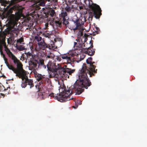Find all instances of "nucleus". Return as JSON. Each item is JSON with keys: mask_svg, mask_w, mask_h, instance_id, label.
Listing matches in <instances>:
<instances>
[{"mask_svg": "<svg viewBox=\"0 0 147 147\" xmlns=\"http://www.w3.org/2000/svg\"><path fill=\"white\" fill-rule=\"evenodd\" d=\"M13 57L12 56H11L10 57L11 58V59L13 60V62L15 64H18L20 61L19 60L17 59L16 57L15 56L13 55Z\"/></svg>", "mask_w": 147, "mask_h": 147, "instance_id": "obj_22", "label": "nucleus"}, {"mask_svg": "<svg viewBox=\"0 0 147 147\" xmlns=\"http://www.w3.org/2000/svg\"><path fill=\"white\" fill-rule=\"evenodd\" d=\"M3 46L4 47L5 49H6L7 48H8L7 47V46L6 45V44H5L4 45H3Z\"/></svg>", "mask_w": 147, "mask_h": 147, "instance_id": "obj_44", "label": "nucleus"}, {"mask_svg": "<svg viewBox=\"0 0 147 147\" xmlns=\"http://www.w3.org/2000/svg\"><path fill=\"white\" fill-rule=\"evenodd\" d=\"M3 58V59H4V61H5V62L7 61V58H6L5 57H5L4 58Z\"/></svg>", "mask_w": 147, "mask_h": 147, "instance_id": "obj_41", "label": "nucleus"}, {"mask_svg": "<svg viewBox=\"0 0 147 147\" xmlns=\"http://www.w3.org/2000/svg\"><path fill=\"white\" fill-rule=\"evenodd\" d=\"M46 66L50 78H58L59 76L57 72L58 71L59 73L61 68H62L60 64L49 61Z\"/></svg>", "mask_w": 147, "mask_h": 147, "instance_id": "obj_4", "label": "nucleus"}, {"mask_svg": "<svg viewBox=\"0 0 147 147\" xmlns=\"http://www.w3.org/2000/svg\"><path fill=\"white\" fill-rule=\"evenodd\" d=\"M98 31H97V32H96L97 34H98Z\"/></svg>", "mask_w": 147, "mask_h": 147, "instance_id": "obj_48", "label": "nucleus"}, {"mask_svg": "<svg viewBox=\"0 0 147 147\" xmlns=\"http://www.w3.org/2000/svg\"><path fill=\"white\" fill-rule=\"evenodd\" d=\"M63 21V25H65L66 27H67L69 29H73V28L72 24H73L72 21L71 22H69L67 20H66L65 18L64 19H62Z\"/></svg>", "mask_w": 147, "mask_h": 147, "instance_id": "obj_18", "label": "nucleus"}, {"mask_svg": "<svg viewBox=\"0 0 147 147\" xmlns=\"http://www.w3.org/2000/svg\"><path fill=\"white\" fill-rule=\"evenodd\" d=\"M56 59L57 60L60 61L61 60V58L60 57H59L58 56H56Z\"/></svg>", "mask_w": 147, "mask_h": 147, "instance_id": "obj_40", "label": "nucleus"}, {"mask_svg": "<svg viewBox=\"0 0 147 147\" xmlns=\"http://www.w3.org/2000/svg\"><path fill=\"white\" fill-rule=\"evenodd\" d=\"M83 29H81L80 30L78 34L77 40L78 41H82L84 43L87 40L88 35L86 33L83 34Z\"/></svg>", "mask_w": 147, "mask_h": 147, "instance_id": "obj_11", "label": "nucleus"}, {"mask_svg": "<svg viewBox=\"0 0 147 147\" xmlns=\"http://www.w3.org/2000/svg\"><path fill=\"white\" fill-rule=\"evenodd\" d=\"M24 42L23 38L21 37L17 40V43L18 44H23L22 42Z\"/></svg>", "mask_w": 147, "mask_h": 147, "instance_id": "obj_28", "label": "nucleus"}, {"mask_svg": "<svg viewBox=\"0 0 147 147\" xmlns=\"http://www.w3.org/2000/svg\"><path fill=\"white\" fill-rule=\"evenodd\" d=\"M58 0H51V2L54 5H56L58 4Z\"/></svg>", "mask_w": 147, "mask_h": 147, "instance_id": "obj_33", "label": "nucleus"}, {"mask_svg": "<svg viewBox=\"0 0 147 147\" xmlns=\"http://www.w3.org/2000/svg\"><path fill=\"white\" fill-rule=\"evenodd\" d=\"M59 74L61 75H65L67 74L70 75L73 73L75 71V69H71L70 68L66 67L65 68H61Z\"/></svg>", "mask_w": 147, "mask_h": 147, "instance_id": "obj_13", "label": "nucleus"}, {"mask_svg": "<svg viewBox=\"0 0 147 147\" xmlns=\"http://www.w3.org/2000/svg\"><path fill=\"white\" fill-rule=\"evenodd\" d=\"M5 1V0H0V2L1 3H4Z\"/></svg>", "mask_w": 147, "mask_h": 147, "instance_id": "obj_45", "label": "nucleus"}, {"mask_svg": "<svg viewBox=\"0 0 147 147\" xmlns=\"http://www.w3.org/2000/svg\"><path fill=\"white\" fill-rule=\"evenodd\" d=\"M73 107H74V108H75L74 107V106H73Z\"/></svg>", "mask_w": 147, "mask_h": 147, "instance_id": "obj_49", "label": "nucleus"}, {"mask_svg": "<svg viewBox=\"0 0 147 147\" xmlns=\"http://www.w3.org/2000/svg\"><path fill=\"white\" fill-rule=\"evenodd\" d=\"M75 102L77 104V107H78V105H81L82 104V102L81 101V100L78 101V100H76Z\"/></svg>", "mask_w": 147, "mask_h": 147, "instance_id": "obj_36", "label": "nucleus"}, {"mask_svg": "<svg viewBox=\"0 0 147 147\" xmlns=\"http://www.w3.org/2000/svg\"><path fill=\"white\" fill-rule=\"evenodd\" d=\"M45 36L46 37H48L49 38L51 37V34L48 33H46L44 34Z\"/></svg>", "mask_w": 147, "mask_h": 147, "instance_id": "obj_38", "label": "nucleus"}, {"mask_svg": "<svg viewBox=\"0 0 147 147\" xmlns=\"http://www.w3.org/2000/svg\"><path fill=\"white\" fill-rule=\"evenodd\" d=\"M86 55L83 54H82V55L80 56V59L78 61V62L79 61H82L85 57Z\"/></svg>", "mask_w": 147, "mask_h": 147, "instance_id": "obj_34", "label": "nucleus"}, {"mask_svg": "<svg viewBox=\"0 0 147 147\" xmlns=\"http://www.w3.org/2000/svg\"><path fill=\"white\" fill-rule=\"evenodd\" d=\"M5 50L6 51L7 54L8 55L9 57H10L11 56H12L13 57V54L10 51V50L8 48H7L6 49H5Z\"/></svg>", "mask_w": 147, "mask_h": 147, "instance_id": "obj_24", "label": "nucleus"}, {"mask_svg": "<svg viewBox=\"0 0 147 147\" xmlns=\"http://www.w3.org/2000/svg\"><path fill=\"white\" fill-rule=\"evenodd\" d=\"M7 67L10 69L12 70L13 71L14 73L16 74V72L15 71H16L15 68L12 65H9V64Z\"/></svg>", "mask_w": 147, "mask_h": 147, "instance_id": "obj_27", "label": "nucleus"}, {"mask_svg": "<svg viewBox=\"0 0 147 147\" xmlns=\"http://www.w3.org/2000/svg\"><path fill=\"white\" fill-rule=\"evenodd\" d=\"M54 57V55L51 53L50 55L46 56V58L47 59L49 58L52 59Z\"/></svg>", "mask_w": 147, "mask_h": 147, "instance_id": "obj_32", "label": "nucleus"}, {"mask_svg": "<svg viewBox=\"0 0 147 147\" xmlns=\"http://www.w3.org/2000/svg\"><path fill=\"white\" fill-rule=\"evenodd\" d=\"M48 48L52 49L55 48V45L54 42L52 41H51L49 44L48 45Z\"/></svg>", "mask_w": 147, "mask_h": 147, "instance_id": "obj_23", "label": "nucleus"}, {"mask_svg": "<svg viewBox=\"0 0 147 147\" xmlns=\"http://www.w3.org/2000/svg\"><path fill=\"white\" fill-rule=\"evenodd\" d=\"M74 55L75 54H74L70 52L62 55L61 56V58L63 59H65L67 60V63H70L72 61V58Z\"/></svg>", "mask_w": 147, "mask_h": 147, "instance_id": "obj_15", "label": "nucleus"}, {"mask_svg": "<svg viewBox=\"0 0 147 147\" xmlns=\"http://www.w3.org/2000/svg\"><path fill=\"white\" fill-rule=\"evenodd\" d=\"M92 57L88 58L86 60L87 65L84 64L82 68L80 71L79 74V77H83L84 79L86 80L88 82H91L88 77L87 74L91 77L92 76H94V74L96 73L97 69H95V63L92 61Z\"/></svg>", "mask_w": 147, "mask_h": 147, "instance_id": "obj_2", "label": "nucleus"}, {"mask_svg": "<svg viewBox=\"0 0 147 147\" xmlns=\"http://www.w3.org/2000/svg\"><path fill=\"white\" fill-rule=\"evenodd\" d=\"M34 38L38 42L41 41L42 39V38L39 36H36L34 37Z\"/></svg>", "mask_w": 147, "mask_h": 147, "instance_id": "obj_30", "label": "nucleus"}, {"mask_svg": "<svg viewBox=\"0 0 147 147\" xmlns=\"http://www.w3.org/2000/svg\"><path fill=\"white\" fill-rule=\"evenodd\" d=\"M34 61L36 62L37 64H38V66H41L44 69H46V65L44 64V60L43 59H40L38 60L36 58L34 60Z\"/></svg>", "mask_w": 147, "mask_h": 147, "instance_id": "obj_19", "label": "nucleus"}, {"mask_svg": "<svg viewBox=\"0 0 147 147\" xmlns=\"http://www.w3.org/2000/svg\"><path fill=\"white\" fill-rule=\"evenodd\" d=\"M96 30H99V28H98V27H96Z\"/></svg>", "mask_w": 147, "mask_h": 147, "instance_id": "obj_47", "label": "nucleus"}, {"mask_svg": "<svg viewBox=\"0 0 147 147\" xmlns=\"http://www.w3.org/2000/svg\"><path fill=\"white\" fill-rule=\"evenodd\" d=\"M15 14L18 16H20L21 14V12L20 11H17L15 12Z\"/></svg>", "mask_w": 147, "mask_h": 147, "instance_id": "obj_39", "label": "nucleus"}, {"mask_svg": "<svg viewBox=\"0 0 147 147\" xmlns=\"http://www.w3.org/2000/svg\"><path fill=\"white\" fill-rule=\"evenodd\" d=\"M17 68H15L16 76L19 78H22L26 74V72L23 68V65L22 63L20 62L17 64Z\"/></svg>", "mask_w": 147, "mask_h": 147, "instance_id": "obj_8", "label": "nucleus"}, {"mask_svg": "<svg viewBox=\"0 0 147 147\" xmlns=\"http://www.w3.org/2000/svg\"><path fill=\"white\" fill-rule=\"evenodd\" d=\"M0 53L1 55L3 56V58H4L5 55L3 53V52L2 51V48H1V47H0Z\"/></svg>", "mask_w": 147, "mask_h": 147, "instance_id": "obj_37", "label": "nucleus"}, {"mask_svg": "<svg viewBox=\"0 0 147 147\" xmlns=\"http://www.w3.org/2000/svg\"><path fill=\"white\" fill-rule=\"evenodd\" d=\"M88 1L90 11L88 20L92 21L93 16L96 19H99L102 15V10L100 6L98 5L93 3L91 0H88Z\"/></svg>", "mask_w": 147, "mask_h": 147, "instance_id": "obj_3", "label": "nucleus"}, {"mask_svg": "<svg viewBox=\"0 0 147 147\" xmlns=\"http://www.w3.org/2000/svg\"><path fill=\"white\" fill-rule=\"evenodd\" d=\"M86 18L85 16L81 17L79 19H76L75 20L73 19L72 22L73 24H75L76 27L75 28H73L74 30H76L78 29L81 26L83 25L85 22H86Z\"/></svg>", "mask_w": 147, "mask_h": 147, "instance_id": "obj_9", "label": "nucleus"}, {"mask_svg": "<svg viewBox=\"0 0 147 147\" xmlns=\"http://www.w3.org/2000/svg\"><path fill=\"white\" fill-rule=\"evenodd\" d=\"M92 42V40L90 41V43H91V44L90 46L88 48L85 47V49H86V50L85 51L84 50L83 52L85 54H88V55L90 56H92L95 53L94 50L93 49H92L93 46V43H91V42Z\"/></svg>", "mask_w": 147, "mask_h": 147, "instance_id": "obj_14", "label": "nucleus"}, {"mask_svg": "<svg viewBox=\"0 0 147 147\" xmlns=\"http://www.w3.org/2000/svg\"><path fill=\"white\" fill-rule=\"evenodd\" d=\"M34 76L36 78V80L39 82L40 85L42 86V85L46 83H48L49 81V79L45 77L44 75L38 73L37 72L36 73L34 74Z\"/></svg>", "mask_w": 147, "mask_h": 147, "instance_id": "obj_7", "label": "nucleus"}, {"mask_svg": "<svg viewBox=\"0 0 147 147\" xmlns=\"http://www.w3.org/2000/svg\"><path fill=\"white\" fill-rule=\"evenodd\" d=\"M14 8L13 7L11 8L8 11L7 13L9 14H11L13 12V10Z\"/></svg>", "mask_w": 147, "mask_h": 147, "instance_id": "obj_35", "label": "nucleus"}, {"mask_svg": "<svg viewBox=\"0 0 147 147\" xmlns=\"http://www.w3.org/2000/svg\"><path fill=\"white\" fill-rule=\"evenodd\" d=\"M45 26L46 27V28H47V27H48V24L46 23V24H45Z\"/></svg>", "mask_w": 147, "mask_h": 147, "instance_id": "obj_46", "label": "nucleus"}, {"mask_svg": "<svg viewBox=\"0 0 147 147\" xmlns=\"http://www.w3.org/2000/svg\"><path fill=\"white\" fill-rule=\"evenodd\" d=\"M29 69L31 70L34 73H36V70L37 69V63L34 61H30L29 63Z\"/></svg>", "mask_w": 147, "mask_h": 147, "instance_id": "obj_16", "label": "nucleus"}, {"mask_svg": "<svg viewBox=\"0 0 147 147\" xmlns=\"http://www.w3.org/2000/svg\"><path fill=\"white\" fill-rule=\"evenodd\" d=\"M76 42H74V50H78L80 51V52H83L85 47L84 43L78 41V40H76Z\"/></svg>", "mask_w": 147, "mask_h": 147, "instance_id": "obj_10", "label": "nucleus"}, {"mask_svg": "<svg viewBox=\"0 0 147 147\" xmlns=\"http://www.w3.org/2000/svg\"><path fill=\"white\" fill-rule=\"evenodd\" d=\"M55 10L53 9H52L49 11L48 12V14L49 15H50L51 17H53L55 14Z\"/></svg>", "mask_w": 147, "mask_h": 147, "instance_id": "obj_26", "label": "nucleus"}, {"mask_svg": "<svg viewBox=\"0 0 147 147\" xmlns=\"http://www.w3.org/2000/svg\"><path fill=\"white\" fill-rule=\"evenodd\" d=\"M19 78H21L22 80L21 86L22 88H25L27 85L30 86V88H32L34 87L33 81L31 79H28L26 74L24 75L23 77Z\"/></svg>", "mask_w": 147, "mask_h": 147, "instance_id": "obj_6", "label": "nucleus"}, {"mask_svg": "<svg viewBox=\"0 0 147 147\" xmlns=\"http://www.w3.org/2000/svg\"><path fill=\"white\" fill-rule=\"evenodd\" d=\"M5 63L6 64L7 66H8V65L9 64L8 63V62L7 61H5Z\"/></svg>", "mask_w": 147, "mask_h": 147, "instance_id": "obj_42", "label": "nucleus"}, {"mask_svg": "<svg viewBox=\"0 0 147 147\" xmlns=\"http://www.w3.org/2000/svg\"><path fill=\"white\" fill-rule=\"evenodd\" d=\"M31 52L30 51L27 52L26 51H25L24 53L26 55V59L28 60H30V61H34L36 58V55L33 54V51L34 49L32 46L30 47Z\"/></svg>", "mask_w": 147, "mask_h": 147, "instance_id": "obj_12", "label": "nucleus"}, {"mask_svg": "<svg viewBox=\"0 0 147 147\" xmlns=\"http://www.w3.org/2000/svg\"><path fill=\"white\" fill-rule=\"evenodd\" d=\"M62 11L60 16V19L62 20L64 19L65 18V17L67 16V14L65 11H64L63 10Z\"/></svg>", "mask_w": 147, "mask_h": 147, "instance_id": "obj_20", "label": "nucleus"}, {"mask_svg": "<svg viewBox=\"0 0 147 147\" xmlns=\"http://www.w3.org/2000/svg\"><path fill=\"white\" fill-rule=\"evenodd\" d=\"M6 43L4 39H0V47L1 48H3V46Z\"/></svg>", "mask_w": 147, "mask_h": 147, "instance_id": "obj_25", "label": "nucleus"}, {"mask_svg": "<svg viewBox=\"0 0 147 147\" xmlns=\"http://www.w3.org/2000/svg\"><path fill=\"white\" fill-rule=\"evenodd\" d=\"M67 6L65 9L68 12H73L74 10L77 9L78 4L75 0H66Z\"/></svg>", "mask_w": 147, "mask_h": 147, "instance_id": "obj_5", "label": "nucleus"}, {"mask_svg": "<svg viewBox=\"0 0 147 147\" xmlns=\"http://www.w3.org/2000/svg\"><path fill=\"white\" fill-rule=\"evenodd\" d=\"M79 77V80H77L75 84L67 90L65 88H62L63 90L59 94V96L52 93L49 94L51 97H53L55 99L61 102H65L67 100L68 96L73 93L79 95L84 91V88L87 89L91 85V82L84 79L83 77Z\"/></svg>", "mask_w": 147, "mask_h": 147, "instance_id": "obj_1", "label": "nucleus"}, {"mask_svg": "<svg viewBox=\"0 0 147 147\" xmlns=\"http://www.w3.org/2000/svg\"><path fill=\"white\" fill-rule=\"evenodd\" d=\"M38 94L40 98L44 99L45 93L44 92H42V90L41 91L39 90Z\"/></svg>", "mask_w": 147, "mask_h": 147, "instance_id": "obj_21", "label": "nucleus"}, {"mask_svg": "<svg viewBox=\"0 0 147 147\" xmlns=\"http://www.w3.org/2000/svg\"><path fill=\"white\" fill-rule=\"evenodd\" d=\"M38 45L39 49L40 50H44L47 48H48V45L43 40H42V41L38 42Z\"/></svg>", "mask_w": 147, "mask_h": 147, "instance_id": "obj_17", "label": "nucleus"}, {"mask_svg": "<svg viewBox=\"0 0 147 147\" xmlns=\"http://www.w3.org/2000/svg\"><path fill=\"white\" fill-rule=\"evenodd\" d=\"M79 7L80 10L82 9L83 8V7L82 6H80Z\"/></svg>", "mask_w": 147, "mask_h": 147, "instance_id": "obj_43", "label": "nucleus"}, {"mask_svg": "<svg viewBox=\"0 0 147 147\" xmlns=\"http://www.w3.org/2000/svg\"><path fill=\"white\" fill-rule=\"evenodd\" d=\"M17 48L18 50L20 51H23L25 49L24 46L22 45L18 46Z\"/></svg>", "mask_w": 147, "mask_h": 147, "instance_id": "obj_29", "label": "nucleus"}, {"mask_svg": "<svg viewBox=\"0 0 147 147\" xmlns=\"http://www.w3.org/2000/svg\"><path fill=\"white\" fill-rule=\"evenodd\" d=\"M57 26L61 27L62 25V22L60 20L58 21H55V22Z\"/></svg>", "mask_w": 147, "mask_h": 147, "instance_id": "obj_31", "label": "nucleus"}]
</instances>
